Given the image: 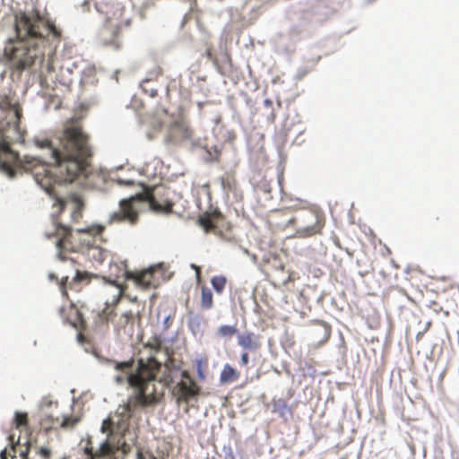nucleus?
Returning a JSON list of instances; mask_svg holds the SVG:
<instances>
[{
  "mask_svg": "<svg viewBox=\"0 0 459 459\" xmlns=\"http://www.w3.org/2000/svg\"><path fill=\"white\" fill-rule=\"evenodd\" d=\"M22 108L8 98L0 101V169L13 178L16 169L30 172L37 184L61 208L65 200L59 196L56 186L75 180L94 186L101 179L91 166L93 155L90 138L79 126H67L51 137L36 136L35 146L42 153L38 157L19 159L11 149L15 143H23L24 131L20 127Z\"/></svg>",
  "mask_w": 459,
  "mask_h": 459,
  "instance_id": "nucleus-1",
  "label": "nucleus"
},
{
  "mask_svg": "<svg viewBox=\"0 0 459 459\" xmlns=\"http://www.w3.org/2000/svg\"><path fill=\"white\" fill-rule=\"evenodd\" d=\"M15 38L9 39L4 48V57L12 69L22 72L37 63L42 65L46 52L53 54L61 42L62 30L37 9L14 13ZM41 65L40 73H44ZM47 73L53 71L52 64L45 65Z\"/></svg>",
  "mask_w": 459,
  "mask_h": 459,
  "instance_id": "nucleus-2",
  "label": "nucleus"
},
{
  "mask_svg": "<svg viewBox=\"0 0 459 459\" xmlns=\"http://www.w3.org/2000/svg\"><path fill=\"white\" fill-rule=\"evenodd\" d=\"M134 359L124 362H115V369L121 372L115 377L118 385L126 382L134 389L135 394L129 396L127 402L118 406L117 415L121 419L117 421L119 431H126L129 426V420L133 413L139 408H146L158 403L154 392L148 393L149 385L156 379L157 373L160 371L161 362L154 356L146 360L140 359L137 366L134 368Z\"/></svg>",
  "mask_w": 459,
  "mask_h": 459,
  "instance_id": "nucleus-3",
  "label": "nucleus"
},
{
  "mask_svg": "<svg viewBox=\"0 0 459 459\" xmlns=\"http://www.w3.org/2000/svg\"><path fill=\"white\" fill-rule=\"evenodd\" d=\"M97 9L106 14L102 26L99 29L98 43L111 50H119L123 46V30L128 27L129 21L123 17V10L118 6H107L103 11L97 4Z\"/></svg>",
  "mask_w": 459,
  "mask_h": 459,
  "instance_id": "nucleus-4",
  "label": "nucleus"
},
{
  "mask_svg": "<svg viewBox=\"0 0 459 459\" xmlns=\"http://www.w3.org/2000/svg\"><path fill=\"white\" fill-rule=\"evenodd\" d=\"M143 200L148 202L151 209L155 212H170L173 208L171 202L165 201L163 204H160L156 200L152 192H146L131 196L130 198L122 199L119 202V210L109 215L108 223L127 222L130 225H135L139 219V213L134 204L135 201Z\"/></svg>",
  "mask_w": 459,
  "mask_h": 459,
  "instance_id": "nucleus-5",
  "label": "nucleus"
},
{
  "mask_svg": "<svg viewBox=\"0 0 459 459\" xmlns=\"http://www.w3.org/2000/svg\"><path fill=\"white\" fill-rule=\"evenodd\" d=\"M288 224L296 226L295 237L306 238L322 233L325 217L321 210L313 206L290 219Z\"/></svg>",
  "mask_w": 459,
  "mask_h": 459,
  "instance_id": "nucleus-6",
  "label": "nucleus"
},
{
  "mask_svg": "<svg viewBox=\"0 0 459 459\" xmlns=\"http://www.w3.org/2000/svg\"><path fill=\"white\" fill-rule=\"evenodd\" d=\"M165 140L174 145L201 146L202 142L196 136L190 124L184 119L176 120L170 124Z\"/></svg>",
  "mask_w": 459,
  "mask_h": 459,
  "instance_id": "nucleus-7",
  "label": "nucleus"
},
{
  "mask_svg": "<svg viewBox=\"0 0 459 459\" xmlns=\"http://www.w3.org/2000/svg\"><path fill=\"white\" fill-rule=\"evenodd\" d=\"M182 379L176 384L172 394L176 397L177 403H188L191 400H196L200 394L201 388L188 371L183 370L181 373Z\"/></svg>",
  "mask_w": 459,
  "mask_h": 459,
  "instance_id": "nucleus-8",
  "label": "nucleus"
},
{
  "mask_svg": "<svg viewBox=\"0 0 459 459\" xmlns=\"http://www.w3.org/2000/svg\"><path fill=\"white\" fill-rule=\"evenodd\" d=\"M92 277L93 274L88 272H82L80 270H76L75 275L71 281H69L67 276L63 277L60 281H58L57 277H56L53 273L49 274L50 280H55L57 281L59 290L65 299H68V290L76 292L81 291L83 287L91 282Z\"/></svg>",
  "mask_w": 459,
  "mask_h": 459,
  "instance_id": "nucleus-9",
  "label": "nucleus"
},
{
  "mask_svg": "<svg viewBox=\"0 0 459 459\" xmlns=\"http://www.w3.org/2000/svg\"><path fill=\"white\" fill-rule=\"evenodd\" d=\"M199 224L206 232L222 235L231 230V224L219 211L206 212L199 218Z\"/></svg>",
  "mask_w": 459,
  "mask_h": 459,
  "instance_id": "nucleus-10",
  "label": "nucleus"
},
{
  "mask_svg": "<svg viewBox=\"0 0 459 459\" xmlns=\"http://www.w3.org/2000/svg\"><path fill=\"white\" fill-rule=\"evenodd\" d=\"M108 282L116 286L117 294L115 295L114 299L110 303L106 302L105 307L101 311L97 313L95 320L96 323L100 325L107 324L109 321H115V307L119 302L121 297L124 294V289L120 284H117L115 281H108Z\"/></svg>",
  "mask_w": 459,
  "mask_h": 459,
  "instance_id": "nucleus-11",
  "label": "nucleus"
},
{
  "mask_svg": "<svg viewBox=\"0 0 459 459\" xmlns=\"http://www.w3.org/2000/svg\"><path fill=\"white\" fill-rule=\"evenodd\" d=\"M46 236L48 238H51L53 236L57 238L56 247L58 249V257L63 261L65 260L66 257L64 255L63 251L69 248L73 249V247H70L72 244L71 238H74L71 229L62 224H56L55 226V232L46 233Z\"/></svg>",
  "mask_w": 459,
  "mask_h": 459,
  "instance_id": "nucleus-12",
  "label": "nucleus"
},
{
  "mask_svg": "<svg viewBox=\"0 0 459 459\" xmlns=\"http://www.w3.org/2000/svg\"><path fill=\"white\" fill-rule=\"evenodd\" d=\"M155 268L151 267L141 273H132L125 271L126 279L134 280L137 286L143 289L155 287L158 283L154 276Z\"/></svg>",
  "mask_w": 459,
  "mask_h": 459,
  "instance_id": "nucleus-13",
  "label": "nucleus"
},
{
  "mask_svg": "<svg viewBox=\"0 0 459 459\" xmlns=\"http://www.w3.org/2000/svg\"><path fill=\"white\" fill-rule=\"evenodd\" d=\"M137 321H140L139 313L129 310L122 313L118 316H116L114 325L117 331H123L125 333L132 334Z\"/></svg>",
  "mask_w": 459,
  "mask_h": 459,
  "instance_id": "nucleus-14",
  "label": "nucleus"
},
{
  "mask_svg": "<svg viewBox=\"0 0 459 459\" xmlns=\"http://www.w3.org/2000/svg\"><path fill=\"white\" fill-rule=\"evenodd\" d=\"M238 344L244 351L256 352L262 347L261 336L254 332H243L238 335Z\"/></svg>",
  "mask_w": 459,
  "mask_h": 459,
  "instance_id": "nucleus-15",
  "label": "nucleus"
},
{
  "mask_svg": "<svg viewBox=\"0 0 459 459\" xmlns=\"http://www.w3.org/2000/svg\"><path fill=\"white\" fill-rule=\"evenodd\" d=\"M117 451H118V446L113 444L109 439L104 441L96 451L90 446V443L84 447V453L89 456L87 459H100L114 455Z\"/></svg>",
  "mask_w": 459,
  "mask_h": 459,
  "instance_id": "nucleus-16",
  "label": "nucleus"
},
{
  "mask_svg": "<svg viewBox=\"0 0 459 459\" xmlns=\"http://www.w3.org/2000/svg\"><path fill=\"white\" fill-rule=\"evenodd\" d=\"M79 421L76 418L65 417L62 420L54 418L52 415H45L40 420V425L48 431L56 429L57 426L61 428L74 427Z\"/></svg>",
  "mask_w": 459,
  "mask_h": 459,
  "instance_id": "nucleus-17",
  "label": "nucleus"
},
{
  "mask_svg": "<svg viewBox=\"0 0 459 459\" xmlns=\"http://www.w3.org/2000/svg\"><path fill=\"white\" fill-rule=\"evenodd\" d=\"M121 419L119 415H117V411H116L113 417L106 419L101 426V431L103 433H107L108 437H110L115 432L124 436L126 431H119L117 429V421Z\"/></svg>",
  "mask_w": 459,
  "mask_h": 459,
  "instance_id": "nucleus-18",
  "label": "nucleus"
},
{
  "mask_svg": "<svg viewBox=\"0 0 459 459\" xmlns=\"http://www.w3.org/2000/svg\"><path fill=\"white\" fill-rule=\"evenodd\" d=\"M239 372L231 365L225 364L220 375V382L221 384L232 383L237 381L239 378Z\"/></svg>",
  "mask_w": 459,
  "mask_h": 459,
  "instance_id": "nucleus-19",
  "label": "nucleus"
},
{
  "mask_svg": "<svg viewBox=\"0 0 459 459\" xmlns=\"http://www.w3.org/2000/svg\"><path fill=\"white\" fill-rule=\"evenodd\" d=\"M200 306L204 310H209L213 307V295L206 285L201 286Z\"/></svg>",
  "mask_w": 459,
  "mask_h": 459,
  "instance_id": "nucleus-20",
  "label": "nucleus"
},
{
  "mask_svg": "<svg viewBox=\"0 0 459 459\" xmlns=\"http://www.w3.org/2000/svg\"><path fill=\"white\" fill-rule=\"evenodd\" d=\"M105 227L100 224H94L83 229H78L76 230V234L80 237L88 236V237H98L100 236L104 231Z\"/></svg>",
  "mask_w": 459,
  "mask_h": 459,
  "instance_id": "nucleus-21",
  "label": "nucleus"
},
{
  "mask_svg": "<svg viewBox=\"0 0 459 459\" xmlns=\"http://www.w3.org/2000/svg\"><path fill=\"white\" fill-rule=\"evenodd\" d=\"M221 184L226 192H234L237 190L238 182L231 174H226L221 178Z\"/></svg>",
  "mask_w": 459,
  "mask_h": 459,
  "instance_id": "nucleus-22",
  "label": "nucleus"
},
{
  "mask_svg": "<svg viewBox=\"0 0 459 459\" xmlns=\"http://www.w3.org/2000/svg\"><path fill=\"white\" fill-rule=\"evenodd\" d=\"M237 333L236 325H222L217 329L216 334L222 339H231Z\"/></svg>",
  "mask_w": 459,
  "mask_h": 459,
  "instance_id": "nucleus-23",
  "label": "nucleus"
},
{
  "mask_svg": "<svg viewBox=\"0 0 459 459\" xmlns=\"http://www.w3.org/2000/svg\"><path fill=\"white\" fill-rule=\"evenodd\" d=\"M212 286L217 294H221L227 284V278L223 275L213 276L211 280Z\"/></svg>",
  "mask_w": 459,
  "mask_h": 459,
  "instance_id": "nucleus-24",
  "label": "nucleus"
},
{
  "mask_svg": "<svg viewBox=\"0 0 459 459\" xmlns=\"http://www.w3.org/2000/svg\"><path fill=\"white\" fill-rule=\"evenodd\" d=\"M13 423L17 429L28 427V414L26 412H15Z\"/></svg>",
  "mask_w": 459,
  "mask_h": 459,
  "instance_id": "nucleus-25",
  "label": "nucleus"
},
{
  "mask_svg": "<svg viewBox=\"0 0 459 459\" xmlns=\"http://www.w3.org/2000/svg\"><path fill=\"white\" fill-rule=\"evenodd\" d=\"M11 446L9 449H4L1 454V459H14L16 458V445L13 444V437H10Z\"/></svg>",
  "mask_w": 459,
  "mask_h": 459,
  "instance_id": "nucleus-26",
  "label": "nucleus"
},
{
  "mask_svg": "<svg viewBox=\"0 0 459 459\" xmlns=\"http://www.w3.org/2000/svg\"><path fill=\"white\" fill-rule=\"evenodd\" d=\"M146 346L152 350L156 354L162 349V340L160 337L154 336L147 342Z\"/></svg>",
  "mask_w": 459,
  "mask_h": 459,
  "instance_id": "nucleus-27",
  "label": "nucleus"
},
{
  "mask_svg": "<svg viewBox=\"0 0 459 459\" xmlns=\"http://www.w3.org/2000/svg\"><path fill=\"white\" fill-rule=\"evenodd\" d=\"M313 207L307 201L297 199L293 204H291L289 208L291 210H300L302 212L306 211L308 208Z\"/></svg>",
  "mask_w": 459,
  "mask_h": 459,
  "instance_id": "nucleus-28",
  "label": "nucleus"
},
{
  "mask_svg": "<svg viewBox=\"0 0 459 459\" xmlns=\"http://www.w3.org/2000/svg\"><path fill=\"white\" fill-rule=\"evenodd\" d=\"M205 368H206V361H203L202 359H199L196 361V372L197 377L200 380L205 379Z\"/></svg>",
  "mask_w": 459,
  "mask_h": 459,
  "instance_id": "nucleus-29",
  "label": "nucleus"
},
{
  "mask_svg": "<svg viewBox=\"0 0 459 459\" xmlns=\"http://www.w3.org/2000/svg\"><path fill=\"white\" fill-rule=\"evenodd\" d=\"M136 459H157L152 453L143 451L142 448L137 449Z\"/></svg>",
  "mask_w": 459,
  "mask_h": 459,
  "instance_id": "nucleus-30",
  "label": "nucleus"
},
{
  "mask_svg": "<svg viewBox=\"0 0 459 459\" xmlns=\"http://www.w3.org/2000/svg\"><path fill=\"white\" fill-rule=\"evenodd\" d=\"M37 454L43 459H49L52 455V451L48 447L40 446L37 449Z\"/></svg>",
  "mask_w": 459,
  "mask_h": 459,
  "instance_id": "nucleus-31",
  "label": "nucleus"
},
{
  "mask_svg": "<svg viewBox=\"0 0 459 459\" xmlns=\"http://www.w3.org/2000/svg\"><path fill=\"white\" fill-rule=\"evenodd\" d=\"M116 446H118V451H121L124 455H127L131 451L130 446L125 440H118Z\"/></svg>",
  "mask_w": 459,
  "mask_h": 459,
  "instance_id": "nucleus-32",
  "label": "nucleus"
},
{
  "mask_svg": "<svg viewBox=\"0 0 459 459\" xmlns=\"http://www.w3.org/2000/svg\"><path fill=\"white\" fill-rule=\"evenodd\" d=\"M427 306L436 313H439L443 310V307L440 305V303L436 300L429 301V303Z\"/></svg>",
  "mask_w": 459,
  "mask_h": 459,
  "instance_id": "nucleus-33",
  "label": "nucleus"
},
{
  "mask_svg": "<svg viewBox=\"0 0 459 459\" xmlns=\"http://www.w3.org/2000/svg\"><path fill=\"white\" fill-rule=\"evenodd\" d=\"M249 364V352L244 351L241 353L240 356V365L243 367H247Z\"/></svg>",
  "mask_w": 459,
  "mask_h": 459,
  "instance_id": "nucleus-34",
  "label": "nucleus"
},
{
  "mask_svg": "<svg viewBox=\"0 0 459 459\" xmlns=\"http://www.w3.org/2000/svg\"><path fill=\"white\" fill-rule=\"evenodd\" d=\"M30 450V442H27L26 447L20 452V456L22 459H29Z\"/></svg>",
  "mask_w": 459,
  "mask_h": 459,
  "instance_id": "nucleus-35",
  "label": "nucleus"
},
{
  "mask_svg": "<svg viewBox=\"0 0 459 459\" xmlns=\"http://www.w3.org/2000/svg\"><path fill=\"white\" fill-rule=\"evenodd\" d=\"M75 313H76V316H77L78 325L81 327H84L85 326V320L82 317V314L78 309L75 310Z\"/></svg>",
  "mask_w": 459,
  "mask_h": 459,
  "instance_id": "nucleus-36",
  "label": "nucleus"
},
{
  "mask_svg": "<svg viewBox=\"0 0 459 459\" xmlns=\"http://www.w3.org/2000/svg\"><path fill=\"white\" fill-rule=\"evenodd\" d=\"M324 328V342L327 341L331 335V328L327 325H323Z\"/></svg>",
  "mask_w": 459,
  "mask_h": 459,
  "instance_id": "nucleus-37",
  "label": "nucleus"
},
{
  "mask_svg": "<svg viewBox=\"0 0 459 459\" xmlns=\"http://www.w3.org/2000/svg\"><path fill=\"white\" fill-rule=\"evenodd\" d=\"M117 182L119 184V185H125V186H131V185H134V181L133 180H124L122 178H117Z\"/></svg>",
  "mask_w": 459,
  "mask_h": 459,
  "instance_id": "nucleus-38",
  "label": "nucleus"
},
{
  "mask_svg": "<svg viewBox=\"0 0 459 459\" xmlns=\"http://www.w3.org/2000/svg\"><path fill=\"white\" fill-rule=\"evenodd\" d=\"M192 267L194 268V271H195L196 278H197V281H199L200 278H201V269L199 266L195 265V264H192Z\"/></svg>",
  "mask_w": 459,
  "mask_h": 459,
  "instance_id": "nucleus-39",
  "label": "nucleus"
},
{
  "mask_svg": "<svg viewBox=\"0 0 459 459\" xmlns=\"http://www.w3.org/2000/svg\"><path fill=\"white\" fill-rule=\"evenodd\" d=\"M206 56L210 60L215 61V58H213V55L211 49H207Z\"/></svg>",
  "mask_w": 459,
  "mask_h": 459,
  "instance_id": "nucleus-40",
  "label": "nucleus"
},
{
  "mask_svg": "<svg viewBox=\"0 0 459 459\" xmlns=\"http://www.w3.org/2000/svg\"><path fill=\"white\" fill-rule=\"evenodd\" d=\"M264 105L265 107L272 108V106H273V101H272L270 99H265V100H264Z\"/></svg>",
  "mask_w": 459,
  "mask_h": 459,
  "instance_id": "nucleus-41",
  "label": "nucleus"
},
{
  "mask_svg": "<svg viewBox=\"0 0 459 459\" xmlns=\"http://www.w3.org/2000/svg\"><path fill=\"white\" fill-rule=\"evenodd\" d=\"M164 351H165V355L167 357V359H166V362H167L171 359V354L169 353V351L168 348H165Z\"/></svg>",
  "mask_w": 459,
  "mask_h": 459,
  "instance_id": "nucleus-42",
  "label": "nucleus"
},
{
  "mask_svg": "<svg viewBox=\"0 0 459 459\" xmlns=\"http://www.w3.org/2000/svg\"><path fill=\"white\" fill-rule=\"evenodd\" d=\"M83 242L86 247H91L93 245V242L90 239H83Z\"/></svg>",
  "mask_w": 459,
  "mask_h": 459,
  "instance_id": "nucleus-43",
  "label": "nucleus"
},
{
  "mask_svg": "<svg viewBox=\"0 0 459 459\" xmlns=\"http://www.w3.org/2000/svg\"><path fill=\"white\" fill-rule=\"evenodd\" d=\"M74 213H78V214H79V216H81V212H80V210H79V209H78V210H76V211H74Z\"/></svg>",
  "mask_w": 459,
  "mask_h": 459,
  "instance_id": "nucleus-44",
  "label": "nucleus"
},
{
  "mask_svg": "<svg viewBox=\"0 0 459 459\" xmlns=\"http://www.w3.org/2000/svg\"><path fill=\"white\" fill-rule=\"evenodd\" d=\"M274 118H275V115L273 113V114H272V121H273V120H274Z\"/></svg>",
  "mask_w": 459,
  "mask_h": 459,
  "instance_id": "nucleus-45",
  "label": "nucleus"
},
{
  "mask_svg": "<svg viewBox=\"0 0 459 459\" xmlns=\"http://www.w3.org/2000/svg\"><path fill=\"white\" fill-rule=\"evenodd\" d=\"M216 153H217V155H216V157H215V160H217V159H218V157L220 156V153H219L218 152H216Z\"/></svg>",
  "mask_w": 459,
  "mask_h": 459,
  "instance_id": "nucleus-46",
  "label": "nucleus"
},
{
  "mask_svg": "<svg viewBox=\"0 0 459 459\" xmlns=\"http://www.w3.org/2000/svg\"><path fill=\"white\" fill-rule=\"evenodd\" d=\"M157 94V91L152 92V96H155Z\"/></svg>",
  "mask_w": 459,
  "mask_h": 459,
  "instance_id": "nucleus-47",
  "label": "nucleus"
},
{
  "mask_svg": "<svg viewBox=\"0 0 459 459\" xmlns=\"http://www.w3.org/2000/svg\"><path fill=\"white\" fill-rule=\"evenodd\" d=\"M61 459H68L66 456L62 457Z\"/></svg>",
  "mask_w": 459,
  "mask_h": 459,
  "instance_id": "nucleus-48",
  "label": "nucleus"
}]
</instances>
